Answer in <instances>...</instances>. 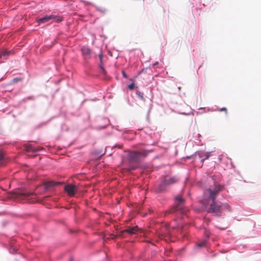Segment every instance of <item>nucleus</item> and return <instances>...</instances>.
<instances>
[{
  "label": "nucleus",
  "instance_id": "f257e3e1",
  "mask_svg": "<svg viewBox=\"0 0 261 261\" xmlns=\"http://www.w3.org/2000/svg\"><path fill=\"white\" fill-rule=\"evenodd\" d=\"M224 189V186L214 182L213 185H210V187L204 191V198L205 200H211L212 202L207 210L208 213H219L221 212V205L218 204L215 200L217 196Z\"/></svg>",
  "mask_w": 261,
  "mask_h": 261
},
{
  "label": "nucleus",
  "instance_id": "f03ea898",
  "mask_svg": "<svg viewBox=\"0 0 261 261\" xmlns=\"http://www.w3.org/2000/svg\"><path fill=\"white\" fill-rule=\"evenodd\" d=\"M178 181V179L176 177L168 175L165 176L158 188V192L161 193L165 191L166 187L177 182Z\"/></svg>",
  "mask_w": 261,
  "mask_h": 261
},
{
  "label": "nucleus",
  "instance_id": "7ed1b4c3",
  "mask_svg": "<svg viewBox=\"0 0 261 261\" xmlns=\"http://www.w3.org/2000/svg\"><path fill=\"white\" fill-rule=\"evenodd\" d=\"M175 201L176 203L175 205L169 210L166 211L165 215L182 210L184 208L185 199H183L181 196L178 195L175 197Z\"/></svg>",
  "mask_w": 261,
  "mask_h": 261
},
{
  "label": "nucleus",
  "instance_id": "20e7f679",
  "mask_svg": "<svg viewBox=\"0 0 261 261\" xmlns=\"http://www.w3.org/2000/svg\"><path fill=\"white\" fill-rule=\"evenodd\" d=\"M62 20H63V17H59V16H55L54 15H50L49 16H46L41 18L38 19L37 20V22L39 24H40L41 23H46L50 20H51L52 21L60 22L62 21Z\"/></svg>",
  "mask_w": 261,
  "mask_h": 261
},
{
  "label": "nucleus",
  "instance_id": "39448f33",
  "mask_svg": "<svg viewBox=\"0 0 261 261\" xmlns=\"http://www.w3.org/2000/svg\"><path fill=\"white\" fill-rule=\"evenodd\" d=\"M64 190L68 196L73 197L77 192L78 188L75 185L68 184L64 187Z\"/></svg>",
  "mask_w": 261,
  "mask_h": 261
},
{
  "label": "nucleus",
  "instance_id": "423d86ee",
  "mask_svg": "<svg viewBox=\"0 0 261 261\" xmlns=\"http://www.w3.org/2000/svg\"><path fill=\"white\" fill-rule=\"evenodd\" d=\"M128 157L130 160L134 162H139L140 161V156L138 151L130 152Z\"/></svg>",
  "mask_w": 261,
  "mask_h": 261
},
{
  "label": "nucleus",
  "instance_id": "0eeeda50",
  "mask_svg": "<svg viewBox=\"0 0 261 261\" xmlns=\"http://www.w3.org/2000/svg\"><path fill=\"white\" fill-rule=\"evenodd\" d=\"M139 230V228L137 226L134 227H128L126 229H125L121 231V233L126 232L130 234L135 233L136 232Z\"/></svg>",
  "mask_w": 261,
  "mask_h": 261
},
{
  "label": "nucleus",
  "instance_id": "6e6552de",
  "mask_svg": "<svg viewBox=\"0 0 261 261\" xmlns=\"http://www.w3.org/2000/svg\"><path fill=\"white\" fill-rule=\"evenodd\" d=\"M59 185V182H55L54 181H49L44 183L45 188L47 189L49 188L53 187Z\"/></svg>",
  "mask_w": 261,
  "mask_h": 261
},
{
  "label": "nucleus",
  "instance_id": "1a4fd4ad",
  "mask_svg": "<svg viewBox=\"0 0 261 261\" xmlns=\"http://www.w3.org/2000/svg\"><path fill=\"white\" fill-rule=\"evenodd\" d=\"M139 156L146 157L148 153L151 152L152 151V150H146V149H142L139 151H138Z\"/></svg>",
  "mask_w": 261,
  "mask_h": 261
},
{
  "label": "nucleus",
  "instance_id": "9d476101",
  "mask_svg": "<svg viewBox=\"0 0 261 261\" xmlns=\"http://www.w3.org/2000/svg\"><path fill=\"white\" fill-rule=\"evenodd\" d=\"M198 155L200 158H202L203 156H205L204 159H201V162H203L205 159H208L209 157L211 156V152H206L204 154H202V153H198Z\"/></svg>",
  "mask_w": 261,
  "mask_h": 261
},
{
  "label": "nucleus",
  "instance_id": "9b49d317",
  "mask_svg": "<svg viewBox=\"0 0 261 261\" xmlns=\"http://www.w3.org/2000/svg\"><path fill=\"white\" fill-rule=\"evenodd\" d=\"M12 54V51H8L7 50H4L0 53V58H2V57L8 56V55Z\"/></svg>",
  "mask_w": 261,
  "mask_h": 261
},
{
  "label": "nucleus",
  "instance_id": "f8f14e48",
  "mask_svg": "<svg viewBox=\"0 0 261 261\" xmlns=\"http://www.w3.org/2000/svg\"><path fill=\"white\" fill-rule=\"evenodd\" d=\"M99 60H100V68L101 69L102 72L103 74H106V70L104 69V68L103 67L102 65V55L101 53L99 54Z\"/></svg>",
  "mask_w": 261,
  "mask_h": 261
},
{
  "label": "nucleus",
  "instance_id": "ddd939ff",
  "mask_svg": "<svg viewBox=\"0 0 261 261\" xmlns=\"http://www.w3.org/2000/svg\"><path fill=\"white\" fill-rule=\"evenodd\" d=\"M5 160H6L5 154L3 152L0 151V163L1 164H2Z\"/></svg>",
  "mask_w": 261,
  "mask_h": 261
},
{
  "label": "nucleus",
  "instance_id": "4468645a",
  "mask_svg": "<svg viewBox=\"0 0 261 261\" xmlns=\"http://www.w3.org/2000/svg\"><path fill=\"white\" fill-rule=\"evenodd\" d=\"M83 53L85 55H90L91 54V50L89 48H84L82 49Z\"/></svg>",
  "mask_w": 261,
  "mask_h": 261
},
{
  "label": "nucleus",
  "instance_id": "2eb2a0df",
  "mask_svg": "<svg viewBox=\"0 0 261 261\" xmlns=\"http://www.w3.org/2000/svg\"><path fill=\"white\" fill-rule=\"evenodd\" d=\"M32 193H28V192H21L19 193V195L21 196H23L25 197H30Z\"/></svg>",
  "mask_w": 261,
  "mask_h": 261
},
{
  "label": "nucleus",
  "instance_id": "dca6fc26",
  "mask_svg": "<svg viewBox=\"0 0 261 261\" xmlns=\"http://www.w3.org/2000/svg\"><path fill=\"white\" fill-rule=\"evenodd\" d=\"M136 94L138 95V96L142 100H144V98L143 97V94L140 92V91H137Z\"/></svg>",
  "mask_w": 261,
  "mask_h": 261
},
{
  "label": "nucleus",
  "instance_id": "f3484780",
  "mask_svg": "<svg viewBox=\"0 0 261 261\" xmlns=\"http://www.w3.org/2000/svg\"><path fill=\"white\" fill-rule=\"evenodd\" d=\"M135 87V85L134 83H132L130 84H129L128 86V88L130 90H133L134 89Z\"/></svg>",
  "mask_w": 261,
  "mask_h": 261
},
{
  "label": "nucleus",
  "instance_id": "a211bd4d",
  "mask_svg": "<svg viewBox=\"0 0 261 261\" xmlns=\"http://www.w3.org/2000/svg\"><path fill=\"white\" fill-rule=\"evenodd\" d=\"M205 243H206V242L205 241H204L203 242H202L201 243H199L198 244V246L199 247H202V246H204L205 245Z\"/></svg>",
  "mask_w": 261,
  "mask_h": 261
},
{
  "label": "nucleus",
  "instance_id": "6ab92c4d",
  "mask_svg": "<svg viewBox=\"0 0 261 261\" xmlns=\"http://www.w3.org/2000/svg\"><path fill=\"white\" fill-rule=\"evenodd\" d=\"M220 111H224L225 112V114H227V109L225 107L221 108L220 110Z\"/></svg>",
  "mask_w": 261,
  "mask_h": 261
},
{
  "label": "nucleus",
  "instance_id": "aec40b11",
  "mask_svg": "<svg viewBox=\"0 0 261 261\" xmlns=\"http://www.w3.org/2000/svg\"><path fill=\"white\" fill-rule=\"evenodd\" d=\"M122 75L124 77H125V78L127 77V76L126 73L124 71H122Z\"/></svg>",
  "mask_w": 261,
  "mask_h": 261
},
{
  "label": "nucleus",
  "instance_id": "412c9836",
  "mask_svg": "<svg viewBox=\"0 0 261 261\" xmlns=\"http://www.w3.org/2000/svg\"><path fill=\"white\" fill-rule=\"evenodd\" d=\"M27 150L28 151H31L32 150V147H28L27 148Z\"/></svg>",
  "mask_w": 261,
  "mask_h": 261
},
{
  "label": "nucleus",
  "instance_id": "4be33fe9",
  "mask_svg": "<svg viewBox=\"0 0 261 261\" xmlns=\"http://www.w3.org/2000/svg\"><path fill=\"white\" fill-rule=\"evenodd\" d=\"M135 169V168H134V167L130 168L129 169V170L130 171L132 170H134Z\"/></svg>",
  "mask_w": 261,
  "mask_h": 261
},
{
  "label": "nucleus",
  "instance_id": "5701e85b",
  "mask_svg": "<svg viewBox=\"0 0 261 261\" xmlns=\"http://www.w3.org/2000/svg\"><path fill=\"white\" fill-rule=\"evenodd\" d=\"M18 80H18V79H14L13 80V81H15V82H16V81H18Z\"/></svg>",
  "mask_w": 261,
  "mask_h": 261
},
{
  "label": "nucleus",
  "instance_id": "b1692460",
  "mask_svg": "<svg viewBox=\"0 0 261 261\" xmlns=\"http://www.w3.org/2000/svg\"><path fill=\"white\" fill-rule=\"evenodd\" d=\"M159 64V63L158 62H155L154 64V66H155L156 65H158Z\"/></svg>",
  "mask_w": 261,
  "mask_h": 261
},
{
  "label": "nucleus",
  "instance_id": "393cba45",
  "mask_svg": "<svg viewBox=\"0 0 261 261\" xmlns=\"http://www.w3.org/2000/svg\"><path fill=\"white\" fill-rule=\"evenodd\" d=\"M121 147H122L121 146H118V147H119V148H121Z\"/></svg>",
  "mask_w": 261,
  "mask_h": 261
},
{
  "label": "nucleus",
  "instance_id": "a878e982",
  "mask_svg": "<svg viewBox=\"0 0 261 261\" xmlns=\"http://www.w3.org/2000/svg\"><path fill=\"white\" fill-rule=\"evenodd\" d=\"M178 89L180 90L181 89V87H179Z\"/></svg>",
  "mask_w": 261,
  "mask_h": 261
},
{
  "label": "nucleus",
  "instance_id": "bb28decb",
  "mask_svg": "<svg viewBox=\"0 0 261 261\" xmlns=\"http://www.w3.org/2000/svg\"><path fill=\"white\" fill-rule=\"evenodd\" d=\"M70 261H73L72 259H70Z\"/></svg>",
  "mask_w": 261,
  "mask_h": 261
}]
</instances>
